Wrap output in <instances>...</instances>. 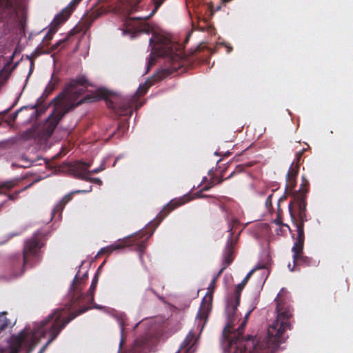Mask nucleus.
<instances>
[{"instance_id": "1", "label": "nucleus", "mask_w": 353, "mask_h": 353, "mask_svg": "<svg viewBox=\"0 0 353 353\" xmlns=\"http://www.w3.org/2000/svg\"><path fill=\"white\" fill-rule=\"evenodd\" d=\"M276 302V319L269 325L268 337L256 341L252 338L242 340L245 321L241 323L232 339V329L234 325V312L228 314V323L223 331V337L229 342L230 353H272L276 351L281 343L285 341V332L291 329L290 319L292 316V308L287 299L279 293L275 299Z\"/></svg>"}, {"instance_id": "2", "label": "nucleus", "mask_w": 353, "mask_h": 353, "mask_svg": "<svg viewBox=\"0 0 353 353\" xmlns=\"http://www.w3.org/2000/svg\"><path fill=\"white\" fill-rule=\"evenodd\" d=\"M90 86L93 85L84 75L76 77L65 85L63 90L65 101L62 105L56 108L46 120L43 125L45 135L50 136L53 133L59 121L66 113L83 103L94 102L100 99L99 95L94 94L82 97Z\"/></svg>"}, {"instance_id": "3", "label": "nucleus", "mask_w": 353, "mask_h": 353, "mask_svg": "<svg viewBox=\"0 0 353 353\" xmlns=\"http://www.w3.org/2000/svg\"><path fill=\"white\" fill-rule=\"evenodd\" d=\"M105 1H96L89 12L83 16L81 21L67 34L51 47L52 51L61 49L74 40L76 34L82 32L85 34L91 27L93 21L101 14L114 12L123 15H130L139 10L141 1H116L114 6L105 5Z\"/></svg>"}, {"instance_id": "4", "label": "nucleus", "mask_w": 353, "mask_h": 353, "mask_svg": "<svg viewBox=\"0 0 353 353\" xmlns=\"http://www.w3.org/2000/svg\"><path fill=\"white\" fill-rule=\"evenodd\" d=\"M199 51L197 48L191 56L183 53L182 50L177 49L175 44L170 42L154 44L152 52L150 54L147 63V72L153 66L159 57H165L170 65L163 70L165 75H170L183 67L191 66L196 60L195 53Z\"/></svg>"}, {"instance_id": "5", "label": "nucleus", "mask_w": 353, "mask_h": 353, "mask_svg": "<svg viewBox=\"0 0 353 353\" xmlns=\"http://www.w3.org/2000/svg\"><path fill=\"white\" fill-rule=\"evenodd\" d=\"M90 308L91 307L90 306H84L70 313L67 317L64 316V310H56L41 321V323L34 327V333L40 335L41 337H45L48 335L49 338L38 353H43L48 346L56 339L68 323L77 316L85 312Z\"/></svg>"}, {"instance_id": "6", "label": "nucleus", "mask_w": 353, "mask_h": 353, "mask_svg": "<svg viewBox=\"0 0 353 353\" xmlns=\"http://www.w3.org/2000/svg\"><path fill=\"white\" fill-rule=\"evenodd\" d=\"M296 199L294 208H290V216L296 228L297 232V236L292 248L294 267L297 265L310 266L312 263V259L303 254L304 223L307 221L306 203L303 201V197H298Z\"/></svg>"}, {"instance_id": "7", "label": "nucleus", "mask_w": 353, "mask_h": 353, "mask_svg": "<svg viewBox=\"0 0 353 353\" xmlns=\"http://www.w3.org/2000/svg\"><path fill=\"white\" fill-rule=\"evenodd\" d=\"M300 164L293 162L286 175V193L292 195V199L289 203V212H290V208H294L296 198L303 197V201L307 204L306 197L309 191L310 183L306 179V176H302V183L298 191L294 190L296 185V176L299 174Z\"/></svg>"}, {"instance_id": "8", "label": "nucleus", "mask_w": 353, "mask_h": 353, "mask_svg": "<svg viewBox=\"0 0 353 353\" xmlns=\"http://www.w3.org/2000/svg\"><path fill=\"white\" fill-rule=\"evenodd\" d=\"M46 235L37 231L25 240L23 248V264H31L32 261H39L41 259V248L46 245Z\"/></svg>"}, {"instance_id": "9", "label": "nucleus", "mask_w": 353, "mask_h": 353, "mask_svg": "<svg viewBox=\"0 0 353 353\" xmlns=\"http://www.w3.org/2000/svg\"><path fill=\"white\" fill-rule=\"evenodd\" d=\"M223 273L222 270H219L217 274L213 277L212 279L208 288V293H210V296H209V300H207L205 297L201 304L199 311L196 315V321H198V326H201V330L204 327L208 319L209 314L211 311L212 308V295L214 290L216 288V283Z\"/></svg>"}, {"instance_id": "10", "label": "nucleus", "mask_w": 353, "mask_h": 353, "mask_svg": "<svg viewBox=\"0 0 353 353\" xmlns=\"http://www.w3.org/2000/svg\"><path fill=\"white\" fill-rule=\"evenodd\" d=\"M80 1H70L68 6L57 14L52 23L50 29L43 39V41H49L59 29L60 25L68 20Z\"/></svg>"}, {"instance_id": "11", "label": "nucleus", "mask_w": 353, "mask_h": 353, "mask_svg": "<svg viewBox=\"0 0 353 353\" xmlns=\"http://www.w3.org/2000/svg\"><path fill=\"white\" fill-rule=\"evenodd\" d=\"M137 235H134V236H130L128 238L123 239L122 240L118 241L117 242H115L114 243L106 246L105 248H103L100 250L98 254H111L113 251L123 249L125 247L130 246L131 245H135L136 244V249L140 254V258L142 256V254L143 253L145 248L146 244L145 241H141V242H137Z\"/></svg>"}, {"instance_id": "12", "label": "nucleus", "mask_w": 353, "mask_h": 353, "mask_svg": "<svg viewBox=\"0 0 353 353\" xmlns=\"http://www.w3.org/2000/svg\"><path fill=\"white\" fill-rule=\"evenodd\" d=\"M185 5L190 16L192 17L193 12L196 14L198 18L205 17L206 14H208L209 17H212L214 13L221 8V5H219L216 6V9H214L212 1L207 3H201V1H185Z\"/></svg>"}, {"instance_id": "13", "label": "nucleus", "mask_w": 353, "mask_h": 353, "mask_svg": "<svg viewBox=\"0 0 353 353\" xmlns=\"http://www.w3.org/2000/svg\"><path fill=\"white\" fill-rule=\"evenodd\" d=\"M239 224V221L236 219H234L232 221L231 223L229 224V230L230 232L228 239L227 241V243L223 252V260L222 262V268L221 270L223 272L232 263L234 259V248L237 241L236 239H233V232L232 230L234 226Z\"/></svg>"}, {"instance_id": "14", "label": "nucleus", "mask_w": 353, "mask_h": 353, "mask_svg": "<svg viewBox=\"0 0 353 353\" xmlns=\"http://www.w3.org/2000/svg\"><path fill=\"white\" fill-rule=\"evenodd\" d=\"M190 195L185 194L182 197L172 199L167 205H165L162 210L158 214L156 220L152 221V224L157 228L159 224L174 209L190 201Z\"/></svg>"}, {"instance_id": "15", "label": "nucleus", "mask_w": 353, "mask_h": 353, "mask_svg": "<svg viewBox=\"0 0 353 353\" xmlns=\"http://www.w3.org/2000/svg\"><path fill=\"white\" fill-rule=\"evenodd\" d=\"M29 264H23V256L19 254H15L10 256L8 264V270L9 271V277L16 278L22 275L25 271L26 265Z\"/></svg>"}, {"instance_id": "16", "label": "nucleus", "mask_w": 353, "mask_h": 353, "mask_svg": "<svg viewBox=\"0 0 353 353\" xmlns=\"http://www.w3.org/2000/svg\"><path fill=\"white\" fill-rule=\"evenodd\" d=\"M136 101V97H126L123 98L119 103L109 101L108 105L113 109H118V112L122 115L131 116L132 108Z\"/></svg>"}, {"instance_id": "17", "label": "nucleus", "mask_w": 353, "mask_h": 353, "mask_svg": "<svg viewBox=\"0 0 353 353\" xmlns=\"http://www.w3.org/2000/svg\"><path fill=\"white\" fill-rule=\"evenodd\" d=\"M90 167V163L81 161H77L70 163L68 169L76 179L84 180L88 175V170Z\"/></svg>"}, {"instance_id": "18", "label": "nucleus", "mask_w": 353, "mask_h": 353, "mask_svg": "<svg viewBox=\"0 0 353 353\" xmlns=\"http://www.w3.org/2000/svg\"><path fill=\"white\" fill-rule=\"evenodd\" d=\"M263 268H264L263 265L257 267V268L252 270L251 271H250L248 273V274L245 276V277L243 279V280L239 284H238V285L236 287L235 292H234L235 303H232V301H231V302H230L229 305H228V307H231V309H232L234 312H236L237 307L239 306V305L240 303L241 293L243 289L244 288V287L245 286V285L247 284V283L248 282L252 274L256 270L263 269Z\"/></svg>"}, {"instance_id": "19", "label": "nucleus", "mask_w": 353, "mask_h": 353, "mask_svg": "<svg viewBox=\"0 0 353 353\" xmlns=\"http://www.w3.org/2000/svg\"><path fill=\"white\" fill-rule=\"evenodd\" d=\"M54 86L55 83L50 82L43 94L37 99V103L32 107V108H36L37 115H41L48 108V105L44 102L48 96L53 92Z\"/></svg>"}, {"instance_id": "20", "label": "nucleus", "mask_w": 353, "mask_h": 353, "mask_svg": "<svg viewBox=\"0 0 353 353\" xmlns=\"http://www.w3.org/2000/svg\"><path fill=\"white\" fill-rule=\"evenodd\" d=\"M13 1H0V21H8L17 15Z\"/></svg>"}, {"instance_id": "21", "label": "nucleus", "mask_w": 353, "mask_h": 353, "mask_svg": "<svg viewBox=\"0 0 353 353\" xmlns=\"http://www.w3.org/2000/svg\"><path fill=\"white\" fill-rule=\"evenodd\" d=\"M26 337L27 333L24 331H21L18 335L12 336L11 344L8 353H19Z\"/></svg>"}, {"instance_id": "22", "label": "nucleus", "mask_w": 353, "mask_h": 353, "mask_svg": "<svg viewBox=\"0 0 353 353\" xmlns=\"http://www.w3.org/2000/svg\"><path fill=\"white\" fill-rule=\"evenodd\" d=\"M74 193V192H72V193H70V194H68L67 195H65L61 199V201L55 205V207L53 210V212L54 213L61 212L63 209L64 208L65 205H66V203H68L70 201L72 200Z\"/></svg>"}, {"instance_id": "23", "label": "nucleus", "mask_w": 353, "mask_h": 353, "mask_svg": "<svg viewBox=\"0 0 353 353\" xmlns=\"http://www.w3.org/2000/svg\"><path fill=\"white\" fill-rule=\"evenodd\" d=\"M195 343V336L192 333H189L183 343V347L191 348Z\"/></svg>"}, {"instance_id": "24", "label": "nucleus", "mask_w": 353, "mask_h": 353, "mask_svg": "<svg viewBox=\"0 0 353 353\" xmlns=\"http://www.w3.org/2000/svg\"><path fill=\"white\" fill-rule=\"evenodd\" d=\"M98 279H99L98 275L96 274L92 279V283H91L90 289H89V295L90 296V303H92L94 301V293L95 289L97 288Z\"/></svg>"}, {"instance_id": "25", "label": "nucleus", "mask_w": 353, "mask_h": 353, "mask_svg": "<svg viewBox=\"0 0 353 353\" xmlns=\"http://www.w3.org/2000/svg\"><path fill=\"white\" fill-rule=\"evenodd\" d=\"M242 169H243V166L241 165H239L238 166H236V171H234L232 172L228 177H226L225 179V180H227V179H229L230 178H232L236 172H240L242 171ZM224 181V179H223L222 177H219V178H217L215 180H214V185H216V184H221L223 181Z\"/></svg>"}, {"instance_id": "26", "label": "nucleus", "mask_w": 353, "mask_h": 353, "mask_svg": "<svg viewBox=\"0 0 353 353\" xmlns=\"http://www.w3.org/2000/svg\"><path fill=\"white\" fill-rule=\"evenodd\" d=\"M7 312H0V332L6 330L10 322L9 320L6 317Z\"/></svg>"}, {"instance_id": "27", "label": "nucleus", "mask_w": 353, "mask_h": 353, "mask_svg": "<svg viewBox=\"0 0 353 353\" xmlns=\"http://www.w3.org/2000/svg\"><path fill=\"white\" fill-rule=\"evenodd\" d=\"M154 2H155V6H154V8L152 9V12L150 13V14H148V15H147V16H141V17H137V19L147 21V20H148L150 17H152L155 14V12H157V10L159 9V8L161 6V5L162 4V3H163V1H154Z\"/></svg>"}, {"instance_id": "28", "label": "nucleus", "mask_w": 353, "mask_h": 353, "mask_svg": "<svg viewBox=\"0 0 353 353\" xmlns=\"http://www.w3.org/2000/svg\"><path fill=\"white\" fill-rule=\"evenodd\" d=\"M88 277V273H85L82 277H79L78 274H77L74 277V279L72 283V288L74 292H78L77 290V285L81 282L82 280L85 279Z\"/></svg>"}, {"instance_id": "29", "label": "nucleus", "mask_w": 353, "mask_h": 353, "mask_svg": "<svg viewBox=\"0 0 353 353\" xmlns=\"http://www.w3.org/2000/svg\"><path fill=\"white\" fill-rule=\"evenodd\" d=\"M152 30V27L146 23H141L138 27V31L142 33L149 34Z\"/></svg>"}, {"instance_id": "30", "label": "nucleus", "mask_w": 353, "mask_h": 353, "mask_svg": "<svg viewBox=\"0 0 353 353\" xmlns=\"http://www.w3.org/2000/svg\"><path fill=\"white\" fill-rule=\"evenodd\" d=\"M128 129V125L125 121H121L119 123L117 127L119 136H122Z\"/></svg>"}, {"instance_id": "31", "label": "nucleus", "mask_w": 353, "mask_h": 353, "mask_svg": "<svg viewBox=\"0 0 353 353\" xmlns=\"http://www.w3.org/2000/svg\"><path fill=\"white\" fill-rule=\"evenodd\" d=\"M214 185V181H210L207 185H205L201 190L199 192H197V195H198V197H201V198H207V197H212V196H210V195H206V194H201V192H203V191H208L211 188H212L213 186Z\"/></svg>"}, {"instance_id": "32", "label": "nucleus", "mask_w": 353, "mask_h": 353, "mask_svg": "<svg viewBox=\"0 0 353 353\" xmlns=\"http://www.w3.org/2000/svg\"><path fill=\"white\" fill-rule=\"evenodd\" d=\"M150 85L148 84V83H145L143 85H140L137 90V94H139L140 96L144 95L146 93Z\"/></svg>"}, {"instance_id": "33", "label": "nucleus", "mask_w": 353, "mask_h": 353, "mask_svg": "<svg viewBox=\"0 0 353 353\" xmlns=\"http://www.w3.org/2000/svg\"><path fill=\"white\" fill-rule=\"evenodd\" d=\"M274 192V190H272ZM272 196L273 193L270 194L265 201V206L268 210H270L272 208Z\"/></svg>"}, {"instance_id": "34", "label": "nucleus", "mask_w": 353, "mask_h": 353, "mask_svg": "<svg viewBox=\"0 0 353 353\" xmlns=\"http://www.w3.org/2000/svg\"><path fill=\"white\" fill-rule=\"evenodd\" d=\"M90 175H88L85 179H84V181H89V182H93V183H95L97 184H99L101 185L102 183V181L99 178H92L90 176Z\"/></svg>"}, {"instance_id": "35", "label": "nucleus", "mask_w": 353, "mask_h": 353, "mask_svg": "<svg viewBox=\"0 0 353 353\" xmlns=\"http://www.w3.org/2000/svg\"><path fill=\"white\" fill-rule=\"evenodd\" d=\"M19 111H20V110H17V111H16L15 112H14V113L11 114L9 116V117H8V120H7V122H8V123H11L14 122L15 119H17V115H18V114H19Z\"/></svg>"}, {"instance_id": "36", "label": "nucleus", "mask_w": 353, "mask_h": 353, "mask_svg": "<svg viewBox=\"0 0 353 353\" xmlns=\"http://www.w3.org/2000/svg\"><path fill=\"white\" fill-rule=\"evenodd\" d=\"M303 152H304V150L297 152L295 155V160L293 162L298 163L300 164V161L303 156Z\"/></svg>"}, {"instance_id": "37", "label": "nucleus", "mask_w": 353, "mask_h": 353, "mask_svg": "<svg viewBox=\"0 0 353 353\" xmlns=\"http://www.w3.org/2000/svg\"><path fill=\"white\" fill-rule=\"evenodd\" d=\"M87 295H85L83 294H81L79 297L77 299V300H74V304H80L84 301V299L87 298Z\"/></svg>"}, {"instance_id": "38", "label": "nucleus", "mask_w": 353, "mask_h": 353, "mask_svg": "<svg viewBox=\"0 0 353 353\" xmlns=\"http://www.w3.org/2000/svg\"><path fill=\"white\" fill-rule=\"evenodd\" d=\"M103 170V168L102 167H100V168H96V169H94L92 170H88V175H91L92 174H97L101 171H102Z\"/></svg>"}, {"instance_id": "39", "label": "nucleus", "mask_w": 353, "mask_h": 353, "mask_svg": "<svg viewBox=\"0 0 353 353\" xmlns=\"http://www.w3.org/2000/svg\"><path fill=\"white\" fill-rule=\"evenodd\" d=\"M267 190H268V189H265V190H263V191H260V192H259V193H258V194H259V195L260 196H265V195L266 194V191H267Z\"/></svg>"}, {"instance_id": "40", "label": "nucleus", "mask_w": 353, "mask_h": 353, "mask_svg": "<svg viewBox=\"0 0 353 353\" xmlns=\"http://www.w3.org/2000/svg\"><path fill=\"white\" fill-rule=\"evenodd\" d=\"M274 223L277 225H281V221L280 219V218H277L274 220Z\"/></svg>"}, {"instance_id": "41", "label": "nucleus", "mask_w": 353, "mask_h": 353, "mask_svg": "<svg viewBox=\"0 0 353 353\" xmlns=\"http://www.w3.org/2000/svg\"><path fill=\"white\" fill-rule=\"evenodd\" d=\"M94 308H96V309H102L103 307L102 306H100L99 305H97L95 304L94 306H93Z\"/></svg>"}, {"instance_id": "42", "label": "nucleus", "mask_w": 353, "mask_h": 353, "mask_svg": "<svg viewBox=\"0 0 353 353\" xmlns=\"http://www.w3.org/2000/svg\"><path fill=\"white\" fill-rule=\"evenodd\" d=\"M251 313V311H249L245 316V321H246L248 318L249 317L250 314Z\"/></svg>"}, {"instance_id": "43", "label": "nucleus", "mask_w": 353, "mask_h": 353, "mask_svg": "<svg viewBox=\"0 0 353 353\" xmlns=\"http://www.w3.org/2000/svg\"><path fill=\"white\" fill-rule=\"evenodd\" d=\"M285 199H286V196H283L280 197V199H279V202L284 201V200H285Z\"/></svg>"}, {"instance_id": "44", "label": "nucleus", "mask_w": 353, "mask_h": 353, "mask_svg": "<svg viewBox=\"0 0 353 353\" xmlns=\"http://www.w3.org/2000/svg\"><path fill=\"white\" fill-rule=\"evenodd\" d=\"M149 42H150V45H151V46L154 44V40H153L152 37L150 38Z\"/></svg>"}, {"instance_id": "45", "label": "nucleus", "mask_w": 353, "mask_h": 353, "mask_svg": "<svg viewBox=\"0 0 353 353\" xmlns=\"http://www.w3.org/2000/svg\"><path fill=\"white\" fill-rule=\"evenodd\" d=\"M228 50L227 52L229 53L232 50V48L231 46H227Z\"/></svg>"}, {"instance_id": "46", "label": "nucleus", "mask_w": 353, "mask_h": 353, "mask_svg": "<svg viewBox=\"0 0 353 353\" xmlns=\"http://www.w3.org/2000/svg\"><path fill=\"white\" fill-rule=\"evenodd\" d=\"M86 191L85 190H77L75 192V193H81V192H85ZM88 192H90V190H88Z\"/></svg>"}, {"instance_id": "47", "label": "nucleus", "mask_w": 353, "mask_h": 353, "mask_svg": "<svg viewBox=\"0 0 353 353\" xmlns=\"http://www.w3.org/2000/svg\"><path fill=\"white\" fill-rule=\"evenodd\" d=\"M9 110H10V109H8V110H5V111H3V112H1V114L4 115V114H7V113L9 112Z\"/></svg>"}, {"instance_id": "48", "label": "nucleus", "mask_w": 353, "mask_h": 353, "mask_svg": "<svg viewBox=\"0 0 353 353\" xmlns=\"http://www.w3.org/2000/svg\"><path fill=\"white\" fill-rule=\"evenodd\" d=\"M212 29V28L211 26H208V31H211V30Z\"/></svg>"}, {"instance_id": "49", "label": "nucleus", "mask_w": 353, "mask_h": 353, "mask_svg": "<svg viewBox=\"0 0 353 353\" xmlns=\"http://www.w3.org/2000/svg\"><path fill=\"white\" fill-rule=\"evenodd\" d=\"M101 97H106V96H105V94H103L102 92H101Z\"/></svg>"}, {"instance_id": "50", "label": "nucleus", "mask_w": 353, "mask_h": 353, "mask_svg": "<svg viewBox=\"0 0 353 353\" xmlns=\"http://www.w3.org/2000/svg\"><path fill=\"white\" fill-rule=\"evenodd\" d=\"M200 30H201V31H204V30H205V28H204L203 27H201V28H200Z\"/></svg>"}, {"instance_id": "51", "label": "nucleus", "mask_w": 353, "mask_h": 353, "mask_svg": "<svg viewBox=\"0 0 353 353\" xmlns=\"http://www.w3.org/2000/svg\"><path fill=\"white\" fill-rule=\"evenodd\" d=\"M9 64H10L9 63H7V65H5V66H4V68H3V70H5V69H6V66H8V65H9Z\"/></svg>"}, {"instance_id": "52", "label": "nucleus", "mask_w": 353, "mask_h": 353, "mask_svg": "<svg viewBox=\"0 0 353 353\" xmlns=\"http://www.w3.org/2000/svg\"><path fill=\"white\" fill-rule=\"evenodd\" d=\"M284 226L289 228L288 225L283 224Z\"/></svg>"}, {"instance_id": "53", "label": "nucleus", "mask_w": 353, "mask_h": 353, "mask_svg": "<svg viewBox=\"0 0 353 353\" xmlns=\"http://www.w3.org/2000/svg\"><path fill=\"white\" fill-rule=\"evenodd\" d=\"M122 327H123V326L122 325ZM123 327H121V332H123Z\"/></svg>"}]
</instances>
